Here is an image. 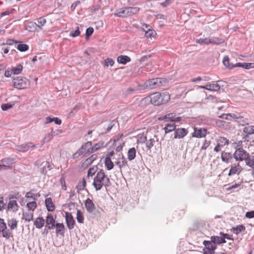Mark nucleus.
I'll return each instance as SVG.
<instances>
[{
	"mask_svg": "<svg viewBox=\"0 0 254 254\" xmlns=\"http://www.w3.org/2000/svg\"><path fill=\"white\" fill-rule=\"evenodd\" d=\"M37 22L38 24L37 25L39 27H41V26H44L46 22V20L44 17H41L37 19Z\"/></svg>",
	"mask_w": 254,
	"mask_h": 254,
	"instance_id": "nucleus-52",
	"label": "nucleus"
},
{
	"mask_svg": "<svg viewBox=\"0 0 254 254\" xmlns=\"http://www.w3.org/2000/svg\"><path fill=\"white\" fill-rule=\"evenodd\" d=\"M245 216L248 218H253L254 217V210L248 211L246 213Z\"/></svg>",
	"mask_w": 254,
	"mask_h": 254,
	"instance_id": "nucleus-62",
	"label": "nucleus"
},
{
	"mask_svg": "<svg viewBox=\"0 0 254 254\" xmlns=\"http://www.w3.org/2000/svg\"><path fill=\"white\" fill-rule=\"evenodd\" d=\"M200 88L205 89L210 91H218L220 89V86L218 83L207 84L205 86H200Z\"/></svg>",
	"mask_w": 254,
	"mask_h": 254,
	"instance_id": "nucleus-19",
	"label": "nucleus"
},
{
	"mask_svg": "<svg viewBox=\"0 0 254 254\" xmlns=\"http://www.w3.org/2000/svg\"><path fill=\"white\" fill-rule=\"evenodd\" d=\"M53 137L51 132L46 134L43 139V143L39 147H41L44 143L49 142Z\"/></svg>",
	"mask_w": 254,
	"mask_h": 254,
	"instance_id": "nucleus-47",
	"label": "nucleus"
},
{
	"mask_svg": "<svg viewBox=\"0 0 254 254\" xmlns=\"http://www.w3.org/2000/svg\"><path fill=\"white\" fill-rule=\"evenodd\" d=\"M203 245L205 247L204 250L214 251L216 249V245L214 241L211 239V241H204Z\"/></svg>",
	"mask_w": 254,
	"mask_h": 254,
	"instance_id": "nucleus-21",
	"label": "nucleus"
},
{
	"mask_svg": "<svg viewBox=\"0 0 254 254\" xmlns=\"http://www.w3.org/2000/svg\"><path fill=\"white\" fill-rule=\"evenodd\" d=\"M136 157V149L132 147L130 148L127 151V159L129 161L133 160Z\"/></svg>",
	"mask_w": 254,
	"mask_h": 254,
	"instance_id": "nucleus-33",
	"label": "nucleus"
},
{
	"mask_svg": "<svg viewBox=\"0 0 254 254\" xmlns=\"http://www.w3.org/2000/svg\"><path fill=\"white\" fill-rule=\"evenodd\" d=\"M130 60V58L127 56L121 55L117 58V62L123 64H126L127 63L129 62Z\"/></svg>",
	"mask_w": 254,
	"mask_h": 254,
	"instance_id": "nucleus-29",
	"label": "nucleus"
},
{
	"mask_svg": "<svg viewBox=\"0 0 254 254\" xmlns=\"http://www.w3.org/2000/svg\"><path fill=\"white\" fill-rule=\"evenodd\" d=\"M97 158V155L96 154H93L91 156H90L88 158L86 159L84 164L86 166L89 165L91 164L94 160H95Z\"/></svg>",
	"mask_w": 254,
	"mask_h": 254,
	"instance_id": "nucleus-44",
	"label": "nucleus"
},
{
	"mask_svg": "<svg viewBox=\"0 0 254 254\" xmlns=\"http://www.w3.org/2000/svg\"><path fill=\"white\" fill-rule=\"evenodd\" d=\"M220 234L224 237L225 240V239H227L228 240H233L232 236L228 234H224L223 233L221 232Z\"/></svg>",
	"mask_w": 254,
	"mask_h": 254,
	"instance_id": "nucleus-64",
	"label": "nucleus"
},
{
	"mask_svg": "<svg viewBox=\"0 0 254 254\" xmlns=\"http://www.w3.org/2000/svg\"><path fill=\"white\" fill-rule=\"evenodd\" d=\"M104 145V142L103 141H100L98 143L95 144L94 146H91V152L93 153L95 151L100 149Z\"/></svg>",
	"mask_w": 254,
	"mask_h": 254,
	"instance_id": "nucleus-46",
	"label": "nucleus"
},
{
	"mask_svg": "<svg viewBox=\"0 0 254 254\" xmlns=\"http://www.w3.org/2000/svg\"><path fill=\"white\" fill-rule=\"evenodd\" d=\"M147 141V137L143 135H139L137 137V143H143Z\"/></svg>",
	"mask_w": 254,
	"mask_h": 254,
	"instance_id": "nucleus-55",
	"label": "nucleus"
},
{
	"mask_svg": "<svg viewBox=\"0 0 254 254\" xmlns=\"http://www.w3.org/2000/svg\"><path fill=\"white\" fill-rule=\"evenodd\" d=\"M41 173L45 175L47 172V170L51 169V165L49 162H47V161L43 162L41 163Z\"/></svg>",
	"mask_w": 254,
	"mask_h": 254,
	"instance_id": "nucleus-30",
	"label": "nucleus"
},
{
	"mask_svg": "<svg viewBox=\"0 0 254 254\" xmlns=\"http://www.w3.org/2000/svg\"><path fill=\"white\" fill-rule=\"evenodd\" d=\"M116 164L118 165L120 169V171H122V168L127 166V161L125 156L123 155H122L121 156L119 157L117 161L116 162Z\"/></svg>",
	"mask_w": 254,
	"mask_h": 254,
	"instance_id": "nucleus-18",
	"label": "nucleus"
},
{
	"mask_svg": "<svg viewBox=\"0 0 254 254\" xmlns=\"http://www.w3.org/2000/svg\"><path fill=\"white\" fill-rule=\"evenodd\" d=\"M223 63L226 67L229 69H232L233 68L236 67L235 66V64H230L229 59L227 56H226L224 58Z\"/></svg>",
	"mask_w": 254,
	"mask_h": 254,
	"instance_id": "nucleus-40",
	"label": "nucleus"
},
{
	"mask_svg": "<svg viewBox=\"0 0 254 254\" xmlns=\"http://www.w3.org/2000/svg\"><path fill=\"white\" fill-rule=\"evenodd\" d=\"M159 121L165 120V122H170L172 123H178L181 121L182 118L178 116L176 113H171L168 114L164 116L160 117L158 119Z\"/></svg>",
	"mask_w": 254,
	"mask_h": 254,
	"instance_id": "nucleus-8",
	"label": "nucleus"
},
{
	"mask_svg": "<svg viewBox=\"0 0 254 254\" xmlns=\"http://www.w3.org/2000/svg\"><path fill=\"white\" fill-rule=\"evenodd\" d=\"M65 221L69 229H72L74 227L75 221L70 213H65Z\"/></svg>",
	"mask_w": 254,
	"mask_h": 254,
	"instance_id": "nucleus-15",
	"label": "nucleus"
},
{
	"mask_svg": "<svg viewBox=\"0 0 254 254\" xmlns=\"http://www.w3.org/2000/svg\"><path fill=\"white\" fill-rule=\"evenodd\" d=\"M94 29L92 27H89L86 29L85 35L86 38L90 37L93 33Z\"/></svg>",
	"mask_w": 254,
	"mask_h": 254,
	"instance_id": "nucleus-58",
	"label": "nucleus"
},
{
	"mask_svg": "<svg viewBox=\"0 0 254 254\" xmlns=\"http://www.w3.org/2000/svg\"><path fill=\"white\" fill-rule=\"evenodd\" d=\"M45 220L43 217L37 218L34 222V225L38 229L42 228L45 223Z\"/></svg>",
	"mask_w": 254,
	"mask_h": 254,
	"instance_id": "nucleus-27",
	"label": "nucleus"
},
{
	"mask_svg": "<svg viewBox=\"0 0 254 254\" xmlns=\"http://www.w3.org/2000/svg\"><path fill=\"white\" fill-rule=\"evenodd\" d=\"M29 85V80L23 77H17L13 80V87L18 89L26 88Z\"/></svg>",
	"mask_w": 254,
	"mask_h": 254,
	"instance_id": "nucleus-7",
	"label": "nucleus"
},
{
	"mask_svg": "<svg viewBox=\"0 0 254 254\" xmlns=\"http://www.w3.org/2000/svg\"><path fill=\"white\" fill-rule=\"evenodd\" d=\"M210 143H211L210 141L204 140L203 143L201 147L200 150H206L207 149V148L210 145Z\"/></svg>",
	"mask_w": 254,
	"mask_h": 254,
	"instance_id": "nucleus-56",
	"label": "nucleus"
},
{
	"mask_svg": "<svg viewBox=\"0 0 254 254\" xmlns=\"http://www.w3.org/2000/svg\"><path fill=\"white\" fill-rule=\"evenodd\" d=\"M18 205L16 200H10L7 204V209L15 212L18 210Z\"/></svg>",
	"mask_w": 254,
	"mask_h": 254,
	"instance_id": "nucleus-25",
	"label": "nucleus"
},
{
	"mask_svg": "<svg viewBox=\"0 0 254 254\" xmlns=\"http://www.w3.org/2000/svg\"><path fill=\"white\" fill-rule=\"evenodd\" d=\"M189 131L188 130L185 128H176L174 132V137L175 139H181L186 136Z\"/></svg>",
	"mask_w": 254,
	"mask_h": 254,
	"instance_id": "nucleus-14",
	"label": "nucleus"
},
{
	"mask_svg": "<svg viewBox=\"0 0 254 254\" xmlns=\"http://www.w3.org/2000/svg\"><path fill=\"white\" fill-rule=\"evenodd\" d=\"M80 34V31H79V27L77 26L75 31L70 32L69 36L72 37H76L79 36Z\"/></svg>",
	"mask_w": 254,
	"mask_h": 254,
	"instance_id": "nucleus-53",
	"label": "nucleus"
},
{
	"mask_svg": "<svg viewBox=\"0 0 254 254\" xmlns=\"http://www.w3.org/2000/svg\"><path fill=\"white\" fill-rule=\"evenodd\" d=\"M114 64V61L112 59L108 58L104 61V65L105 66H108L109 65L111 66Z\"/></svg>",
	"mask_w": 254,
	"mask_h": 254,
	"instance_id": "nucleus-54",
	"label": "nucleus"
},
{
	"mask_svg": "<svg viewBox=\"0 0 254 254\" xmlns=\"http://www.w3.org/2000/svg\"><path fill=\"white\" fill-rule=\"evenodd\" d=\"M7 225L11 230H14L17 227V221L15 219H11L7 220Z\"/></svg>",
	"mask_w": 254,
	"mask_h": 254,
	"instance_id": "nucleus-38",
	"label": "nucleus"
},
{
	"mask_svg": "<svg viewBox=\"0 0 254 254\" xmlns=\"http://www.w3.org/2000/svg\"><path fill=\"white\" fill-rule=\"evenodd\" d=\"M98 167L97 166H94L89 169L87 172L88 178L92 177L98 171Z\"/></svg>",
	"mask_w": 254,
	"mask_h": 254,
	"instance_id": "nucleus-42",
	"label": "nucleus"
},
{
	"mask_svg": "<svg viewBox=\"0 0 254 254\" xmlns=\"http://www.w3.org/2000/svg\"><path fill=\"white\" fill-rule=\"evenodd\" d=\"M196 42L201 45H208L209 44H219L223 42L221 39L216 37H199L196 39Z\"/></svg>",
	"mask_w": 254,
	"mask_h": 254,
	"instance_id": "nucleus-5",
	"label": "nucleus"
},
{
	"mask_svg": "<svg viewBox=\"0 0 254 254\" xmlns=\"http://www.w3.org/2000/svg\"><path fill=\"white\" fill-rule=\"evenodd\" d=\"M17 43V41L11 39H7L6 41V44L8 45H13V44H16Z\"/></svg>",
	"mask_w": 254,
	"mask_h": 254,
	"instance_id": "nucleus-63",
	"label": "nucleus"
},
{
	"mask_svg": "<svg viewBox=\"0 0 254 254\" xmlns=\"http://www.w3.org/2000/svg\"><path fill=\"white\" fill-rule=\"evenodd\" d=\"M23 69V66L21 64H19L15 67H12L11 70L13 74H18L20 73Z\"/></svg>",
	"mask_w": 254,
	"mask_h": 254,
	"instance_id": "nucleus-45",
	"label": "nucleus"
},
{
	"mask_svg": "<svg viewBox=\"0 0 254 254\" xmlns=\"http://www.w3.org/2000/svg\"><path fill=\"white\" fill-rule=\"evenodd\" d=\"M242 170V168L239 164H234L231 166L228 176H230L235 174L239 175Z\"/></svg>",
	"mask_w": 254,
	"mask_h": 254,
	"instance_id": "nucleus-16",
	"label": "nucleus"
},
{
	"mask_svg": "<svg viewBox=\"0 0 254 254\" xmlns=\"http://www.w3.org/2000/svg\"><path fill=\"white\" fill-rule=\"evenodd\" d=\"M166 83V79L162 78H156L147 80L144 84L138 85L134 87H130L126 89L124 94L127 96L133 93L143 90L146 88L154 89L164 85Z\"/></svg>",
	"mask_w": 254,
	"mask_h": 254,
	"instance_id": "nucleus-1",
	"label": "nucleus"
},
{
	"mask_svg": "<svg viewBox=\"0 0 254 254\" xmlns=\"http://www.w3.org/2000/svg\"><path fill=\"white\" fill-rule=\"evenodd\" d=\"M29 47L25 44H19L17 46V49L20 52H25L28 50Z\"/></svg>",
	"mask_w": 254,
	"mask_h": 254,
	"instance_id": "nucleus-49",
	"label": "nucleus"
},
{
	"mask_svg": "<svg viewBox=\"0 0 254 254\" xmlns=\"http://www.w3.org/2000/svg\"><path fill=\"white\" fill-rule=\"evenodd\" d=\"M244 131L245 132L249 134L254 133V126H248L244 127Z\"/></svg>",
	"mask_w": 254,
	"mask_h": 254,
	"instance_id": "nucleus-50",
	"label": "nucleus"
},
{
	"mask_svg": "<svg viewBox=\"0 0 254 254\" xmlns=\"http://www.w3.org/2000/svg\"><path fill=\"white\" fill-rule=\"evenodd\" d=\"M92 144L91 141L87 142L81 146L74 155L78 154V155H84L87 154H90L92 153L91 151Z\"/></svg>",
	"mask_w": 254,
	"mask_h": 254,
	"instance_id": "nucleus-9",
	"label": "nucleus"
},
{
	"mask_svg": "<svg viewBox=\"0 0 254 254\" xmlns=\"http://www.w3.org/2000/svg\"><path fill=\"white\" fill-rule=\"evenodd\" d=\"M146 141V146L148 149H150L154 146L155 143L154 138H151Z\"/></svg>",
	"mask_w": 254,
	"mask_h": 254,
	"instance_id": "nucleus-51",
	"label": "nucleus"
},
{
	"mask_svg": "<svg viewBox=\"0 0 254 254\" xmlns=\"http://www.w3.org/2000/svg\"><path fill=\"white\" fill-rule=\"evenodd\" d=\"M139 11L137 7H124L117 9L114 14L116 17L125 18L135 14Z\"/></svg>",
	"mask_w": 254,
	"mask_h": 254,
	"instance_id": "nucleus-3",
	"label": "nucleus"
},
{
	"mask_svg": "<svg viewBox=\"0 0 254 254\" xmlns=\"http://www.w3.org/2000/svg\"><path fill=\"white\" fill-rule=\"evenodd\" d=\"M45 203L48 211H53L55 210V206L51 197L46 198Z\"/></svg>",
	"mask_w": 254,
	"mask_h": 254,
	"instance_id": "nucleus-24",
	"label": "nucleus"
},
{
	"mask_svg": "<svg viewBox=\"0 0 254 254\" xmlns=\"http://www.w3.org/2000/svg\"><path fill=\"white\" fill-rule=\"evenodd\" d=\"M229 141L228 139L223 137H219L217 140V143L219 145H220L221 147H223L226 145H228L229 144Z\"/></svg>",
	"mask_w": 254,
	"mask_h": 254,
	"instance_id": "nucleus-43",
	"label": "nucleus"
},
{
	"mask_svg": "<svg viewBox=\"0 0 254 254\" xmlns=\"http://www.w3.org/2000/svg\"><path fill=\"white\" fill-rule=\"evenodd\" d=\"M142 29L145 32V36L147 38H151L156 34V32L154 30L151 29V27L146 24L143 25Z\"/></svg>",
	"mask_w": 254,
	"mask_h": 254,
	"instance_id": "nucleus-20",
	"label": "nucleus"
},
{
	"mask_svg": "<svg viewBox=\"0 0 254 254\" xmlns=\"http://www.w3.org/2000/svg\"><path fill=\"white\" fill-rule=\"evenodd\" d=\"M76 219H77L78 222H79L80 223H83L84 217L83 216L81 211L80 210H77Z\"/></svg>",
	"mask_w": 254,
	"mask_h": 254,
	"instance_id": "nucleus-48",
	"label": "nucleus"
},
{
	"mask_svg": "<svg viewBox=\"0 0 254 254\" xmlns=\"http://www.w3.org/2000/svg\"><path fill=\"white\" fill-rule=\"evenodd\" d=\"M232 158V156L230 153L224 151L221 153V159L223 162L228 163Z\"/></svg>",
	"mask_w": 254,
	"mask_h": 254,
	"instance_id": "nucleus-28",
	"label": "nucleus"
},
{
	"mask_svg": "<svg viewBox=\"0 0 254 254\" xmlns=\"http://www.w3.org/2000/svg\"><path fill=\"white\" fill-rule=\"evenodd\" d=\"M207 133V129L205 128L194 127V131L192 133V137L196 138L204 137Z\"/></svg>",
	"mask_w": 254,
	"mask_h": 254,
	"instance_id": "nucleus-13",
	"label": "nucleus"
},
{
	"mask_svg": "<svg viewBox=\"0 0 254 254\" xmlns=\"http://www.w3.org/2000/svg\"><path fill=\"white\" fill-rule=\"evenodd\" d=\"M13 165V160L11 158H5L0 161V170L11 168Z\"/></svg>",
	"mask_w": 254,
	"mask_h": 254,
	"instance_id": "nucleus-12",
	"label": "nucleus"
},
{
	"mask_svg": "<svg viewBox=\"0 0 254 254\" xmlns=\"http://www.w3.org/2000/svg\"><path fill=\"white\" fill-rule=\"evenodd\" d=\"M62 132H63V130L61 129H58L55 131L52 130L51 131V133H52L53 137L58 135L60 134L61 133H62Z\"/></svg>",
	"mask_w": 254,
	"mask_h": 254,
	"instance_id": "nucleus-60",
	"label": "nucleus"
},
{
	"mask_svg": "<svg viewBox=\"0 0 254 254\" xmlns=\"http://www.w3.org/2000/svg\"><path fill=\"white\" fill-rule=\"evenodd\" d=\"M150 102L154 105H160L167 102L170 99L169 94H161L159 92H155L151 94L150 96Z\"/></svg>",
	"mask_w": 254,
	"mask_h": 254,
	"instance_id": "nucleus-4",
	"label": "nucleus"
},
{
	"mask_svg": "<svg viewBox=\"0 0 254 254\" xmlns=\"http://www.w3.org/2000/svg\"><path fill=\"white\" fill-rule=\"evenodd\" d=\"M246 165L253 169L254 168V155L251 156L249 154L248 158L245 161Z\"/></svg>",
	"mask_w": 254,
	"mask_h": 254,
	"instance_id": "nucleus-39",
	"label": "nucleus"
},
{
	"mask_svg": "<svg viewBox=\"0 0 254 254\" xmlns=\"http://www.w3.org/2000/svg\"><path fill=\"white\" fill-rule=\"evenodd\" d=\"M236 67H242L245 69H250L254 67V63H237L235 64Z\"/></svg>",
	"mask_w": 254,
	"mask_h": 254,
	"instance_id": "nucleus-31",
	"label": "nucleus"
},
{
	"mask_svg": "<svg viewBox=\"0 0 254 254\" xmlns=\"http://www.w3.org/2000/svg\"><path fill=\"white\" fill-rule=\"evenodd\" d=\"M23 219L26 221H30L32 220L33 218V212L31 211L28 212H23L22 214Z\"/></svg>",
	"mask_w": 254,
	"mask_h": 254,
	"instance_id": "nucleus-34",
	"label": "nucleus"
},
{
	"mask_svg": "<svg viewBox=\"0 0 254 254\" xmlns=\"http://www.w3.org/2000/svg\"><path fill=\"white\" fill-rule=\"evenodd\" d=\"M176 125L175 123H167L163 128L166 134L170 133L176 129Z\"/></svg>",
	"mask_w": 254,
	"mask_h": 254,
	"instance_id": "nucleus-23",
	"label": "nucleus"
},
{
	"mask_svg": "<svg viewBox=\"0 0 254 254\" xmlns=\"http://www.w3.org/2000/svg\"><path fill=\"white\" fill-rule=\"evenodd\" d=\"M46 225L48 226V229H52L55 227V220L51 213H48L46 219Z\"/></svg>",
	"mask_w": 254,
	"mask_h": 254,
	"instance_id": "nucleus-17",
	"label": "nucleus"
},
{
	"mask_svg": "<svg viewBox=\"0 0 254 254\" xmlns=\"http://www.w3.org/2000/svg\"><path fill=\"white\" fill-rule=\"evenodd\" d=\"M55 227L56 228V233L57 235H64L65 228L63 223H57L55 225Z\"/></svg>",
	"mask_w": 254,
	"mask_h": 254,
	"instance_id": "nucleus-26",
	"label": "nucleus"
},
{
	"mask_svg": "<svg viewBox=\"0 0 254 254\" xmlns=\"http://www.w3.org/2000/svg\"><path fill=\"white\" fill-rule=\"evenodd\" d=\"M36 147H37V145L34 144L32 142H26L19 145L15 146V149L19 152H25L28 151L29 148Z\"/></svg>",
	"mask_w": 254,
	"mask_h": 254,
	"instance_id": "nucleus-11",
	"label": "nucleus"
},
{
	"mask_svg": "<svg viewBox=\"0 0 254 254\" xmlns=\"http://www.w3.org/2000/svg\"><path fill=\"white\" fill-rule=\"evenodd\" d=\"M0 232H1L2 237L6 239H9L12 236V232L7 229L4 219L2 218H0Z\"/></svg>",
	"mask_w": 254,
	"mask_h": 254,
	"instance_id": "nucleus-10",
	"label": "nucleus"
},
{
	"mask_svg": "<svg viewBox=\"0 0 254 254\" xmlns=\"http://www.w3.org/2000/svg\"><path fill=\"white\" fill-rule=\"evenodd\" d=\"M215 125L217 127L222 128V129H227V126L228 123H227L226 122L220 120H215Z\"/></svg>",
	"mask_w": 254,
	"mask_h": 254,
	"instance_id": "nucleus-36",
	"label": "nucleus"
},
{
	"mask_svg": "<svg viewBox=\"0 0 254 254\" xmlns=\"http://www.w3.org/2000/svg\"><path fill=\"white\" fill-rule=\"evenodd\" d=\"M12 107V106L11 104H2L1 106V109L3 111H6Z\"/></svg>",
	"mask_w": 254,
	"mask_h": 254,
	"instance_id": "nucleus-59",
	"label": "nucleus"
},
{
	"mask_svg": "<svg viewBox=\"0 0 254 254\" xmlns=\"http://www.w3.org/2000/svg\"><path fill=\"white\" fill-rule=\"evenodd\" d=\"M111 184L109 178L105 175L103 170L97 172L93 183V186L96 190H100L103 186L106 188L109 187Z\"/></svg>",
	"mask_w": 254,
	"mask_h": 254,
	"instance_id": "nucleus-2",
	"label": "nucleus"
},
{
	"mask_svg": "<svg viewBox=\"0 0 254 254\" xmlns=\"http://www.w3.org/2000/svg\"><path fill=\"white\" fill-rule=\"evenodd\" d=\"M211 239L214 241L215 244L217 243L218 244H221L226 242L223 237L222 238L219 236H211Z\"/></svg>",
	"mask_w": 254,
	"mask_h": 254,
	"instance_id": "nucleus-41",
	"label": "nucleus"
},
{
	"mask_svg": "<svg viewBox=\"0 0 254 254\" xmlns=\"http://www.w3.org/2000/svg\"><path fill=\"white\" fill-rule=\"evenodd\" d=\"M105 165L106 168L108 170H111L114 167V163L112 161L111 158H109V157H106L105 159Z\"/></svg>",
	"mask_w": 254,
	"mask_h": 254,
	"instance_id": "nucleus-37",
	"label": "nucleus"
},
{
	"mask_svg": "<svg viewBox=\"0 0 254 254\" xmlns=\"http://www.w3.org/2000/svg\"><path fill=\"white\" fill-rule=\"evenodd\" d=\"M35 200V198H33L32 201H29L27 203L26 206L29 211L33 212L34 210L37 208V205Z\"/></svg>",
	"mask_w": 254,
	"mask_h": 254,
	"instance_id": "nucleus-35",
	"label": "nucleus"
},
{
	"mask_svg": "<svg viewBox=\"0 0 254 254\" xmlns=\"http://www.w3.org/2000/svg\"><path fill=\"white\" fill-rule=\"evenodd\" d=\"M246 229V227L243 225H239L235 227H233L231 231L235 234L238 235L239 233L244 232Z\"/></svg>",
	"mask_w": 254,
	"mask_h": 254,
	"instance_id": "nucleus-32",
	"label": "nucleus"
},
{
	"mask_svg": "<svg viewBox=\"0 0 254 254\" xmlns=\"http://www.w3.org/2000/svg\"><path fill=\"white\" fill-rule=\"evenodd\" d=\"M80 106L79 105H76L69 113V116L70 117H72L74 114L75 112L78 110L80 109Z\"/></svg>",
	"mask_w": 254,
	"mask_h": 254,
	"instance_id": "nucleus-57",
	"label": "nucleus"
},
{
	"mask_svg": "<svg viewBox=\"0 0 254 254\" xmlns=\"http://www.w3.org/2000/svg\"><path fill=\"white\" fill-rule=\"evenodd\" d=\"M229 117L235 119H239L243 118V117L240 115L239 114H233V113H229Z\"/></svg>",
	"mask_w": 254,
	"mask_h": 254,
	"instance_id": "nucleus-61",
	"label": "nucleus"
},
{
	"mask_svg": "<svg viewBox=\"0 0 254 254\" xmlns=\"http://www.w3.org/2000/svg\"><path fill=\"white\" fill-rule=\"evenodd\" d=\"M85 207L88 212H93L95 209V206L92 200L87 198L85 202Z\"/></svg>",
	"mask_w": 254,
	"mask_h": 254,
	"instance_id": "nucleus-22",
	"label": "nucleus"
},
{
	"mask_svg": "<svg viewBox=\"0 0 254 254\" xmlns=\"http://www.w3.org/2000/svg\"><path fill=\"white\" fill-rule=\"evenodd\" d=\"M249 154L242 147H239L235 150L233 157L237 161H246V159L248 158Z\"/></svg>",
	"mask_w": 254,
	"mask_h": 254,
	"instance_id": "nucleus-6",
	"label": "nucleus"
}]
</instances>
